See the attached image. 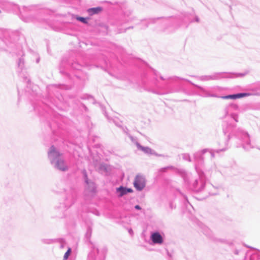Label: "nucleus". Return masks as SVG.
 <instances>
[{
  "instance_id": "nucleus-1",
  "label": "nucleus",
  "mask_w": 260,
  "mask_h": 260,
  "mask_svg": "<svg viewBox=\"0 0 260 260\" xmlns=\"http://www.w3.org/2000/svg\"><path fill=\"white\" fill-rule=\"evenodd\" d=\"M134 185L137 190H141L143 189L145 186L144 178L141 176L137 175L135 178Z\"/></svg>"
},
{
  "instance_id": "nucleus-2",
  "label": "nucleus",
  "mask_w": 260,
  "mask_h": 260,
  "mask_svg": "<svg viewBox=\"0 0 260 260\" xmlns=\"http://www.w3.org/2000/svg\"><path fill=\"white\" fill-rule=\"evenodd\" d=\"M151 239L154 243L161 244L163 242L162 236L157 232L152 234Z\"/></svg>"
},
{
  "instance_id": "nucleus-3",
  "label": "nucleus",
  "mask_w": 260,
  "mask_h": 260,
  "mask_svg": "<svg viewBox=\"0 0 260 260\" xmlns=\"http://www.w3.org/2000/svg\"><path fill=\"white\" fill-rule=\"evenodd\" d=\"M133 191L131 188H126L122 186H120L116 188V192L119 193L118 197H121L123 195L126 194L127 192H132Z\"/></svg>"
},
{
  "instance_id": "nucleus-4",
  "label": "nucleus",
  "mask_w": 260,
  "mask_h": 260,
  "mask_svg": "<svg viewBox=\"0 0 260 260\" xmlns=\"http://www.w3.org/2000/svg\"><path fill=\"white\" fill-rule=\"evenodd\" d=\"M249 93H238L236 94H233V95H229L226 96H222L221 98L222 99H236L238 98H243L244 96H246L249 95Z\"/></svg>"
},
{
  "instance_id": "nucleus-5",
  "label": "nucleus",
  "mask_w": 260,
  "mask_h": 260,
  "mask_svg": "<svg viewBox=\"0 0 260 260\" xmlns=\"http://www.w3.org/2000/svg\"><path fill=\"white\" fill-rule=\"evenodd\" d=\"M102 10V9L101 7H96V8H90L88 10V12L89 13H90L91 15L98 14L100 12H101Z\"/></svg>"
},
{
  "instance_id": "nucleus-6",
  "label": "nucleus",
  "mask_w": 260,
  "mask_h": 260,
  "mask_svg": "<svg viewBox=\"0 0 260 260\" xmlns=\"http://www.w3.org/2000/svg\"><path fill=\"white\" fill-rule=\"evenodd\" d=\"M57 167L58 169L61 170H65L66 168L64 165V162L62 160H59L57 162Z\"/></svg>"
},
{
  "instance_id": "nucleus-7",
  "label": "nucleus",
  "mask_w": 260,
  "mask_h": 260,
  "mask_svg": "<svg viewBox=\"0 0 260 260\" xmlns=\"http://www.w3.org/2000/svg\"><path fill=\"white\" fill-rule=\"evenodd\" d=\"M137 146L139 149H140L141 150H143V151H144L145 152L149 153L151 152V149L148 147L144 148V147L140 146L139 144H138Z\"/></svg>"
},
{
  "instance_id": "nucleus-8",
  "label": "nucleus",
  "mask_w": 260,
  "mask_h": 260,
  "mask_svg": "<svg viewBox=\"0 0 260 260\" xmlns=\"http://www.w3.org/2000/svg\"><path fill=\"white\" fill-rule=\"evenodd\" d=\"M71 253V248H69L63 256V260H67Z\"/></svg>"
},
{
  "instance_id": "nucleus-9",
  "label": "nucleus",
  "mask_w": 260,
  "mask_h": 260,
  "mask_svg": "<svg viewBox=\"0 0 260 260\" xmlns=\"http://www.w3.org/2000/svg\"><path fill=\"white\" fill-rule=\"evenodd\" d=\"M50 153L51 154H52L53 156L56 155V154H55L56 153V154H58V152H56L55 151V148L54 147H52L51 148V151L50 152Z\"/></svg>"
},
{
  "instance_id": "nucleus-10",
  "label": "nucleus",
  "mask_w": 260,
  "mask_h": 260,
  "mask_svg": "<svg viewBox=\"0 0 260 260\" xmlns=\"http://www.w3.org/2000/svg\"><path fill=\"white\" fill-rule=\"evenodd\" d=\"M77 19L83 23H86V19L83 17H78Z\"/></svg>"
},
{
  "instance_id": "nucleus-11",
  "label": "nucleus",
  "mask_w": 260,
  "mask_h": 260,
  "mask_svg": "<svg viewBox=\"0 0 260 260\" xmlns=\"http://www.w3.org/2000/svg\"><path fill=\"white\" fill-rule=\"evenodd\" d=\"M135 208H136V209H138V210L141 209V208H140V207L139 205H136V206H135Z\"/></svg>"
}]
</instances>
